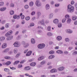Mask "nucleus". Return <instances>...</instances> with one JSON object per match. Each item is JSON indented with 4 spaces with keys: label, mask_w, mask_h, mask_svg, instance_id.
<instances>
[{
    "label": "nucleus",
    "mask_w": 77,
    "mask_h": 77,
    "mask_svg": "<svg viewBox=\"0 0 77 77\" xmlns=\"http://www.w3.org/2000/svg\"><path fill=\"white\" fill-rule=\"evenodd\" d=\"M67 11L68 12H73L74 10V7L71 5H68L67 6Z\"/></svg>",
    "instance_id": "f257e3e1"
},
{
    "label": "nucleus",
    "mask_w": 77,
    "mask_h": 77,
    "mask_svg": "<svg viewBox=\"0 0 77 77\" xmlns=\"http://www.w3.org/2000/svg\"><path fill=\"white\" fill-rule=\"evenodd\" d=\"M35 5L37 7H40L41 6L42 4H41V3L39 1V0H36V1Z\"/></svg>",
    "instance_id": "f03ea898"
},
{
    "label": "nucleus",
    "mask_w": 77,
    "mask_h": 77,
    "mask_svg": "<svg viewBox=\"0 0 77 77\" xmlns=\"http://www.w3.org/2000/svg\"><path fill=\"white\" fill-rule=\"evenodd\" d=\"M13 45H14V47H19L21 45L19 42H16Z\"/></svg>",
    "instance_id": "7ed1b4c3"
},
{
    "label": "nucleus",
    "mask_w": 77,
    "mask_h": 77,
    "mask_svg": "<svg viewBox=\"0 0 77 77\" xmlns=\"http://www.w3.org/2000/svg\"><path fill=\"white\" fill-rule=\"evenodd\" d=\"M38 23L43 26H45V19H43L41 21H39Z\"/></svg>",
    "instance_id": "20e7f679"
},
{
    "label": "nucleus",
    "mask_w": 77,
    "mask_h": 77,
    "mask_svg": "<svg viewBox=\"0 0 77 77\" xmlns=\"http://www.w3.org/2000/svg\"><path fill=\"white\" fill-rule=\"evenodd\" d=\"M38 48H40V49H42V48H44L45 47V44H40L38 45Z\"/></svg>",
    "instance_id": "39448f33"
},
{
    "label": "nucleus",
    "mask_w": 77,
    "mask_h": 77,
    "mask_svg": "<svg viewBox=\"0 0 77 77\" xmlns=\"http://www.w3.org/2000/svg\"><path fill=\"white\" fill-rule=\"evenodd\" d=\"M22 44L23 47H24V48H27V47H29V43H26L24 42H23Z\"/></svg>",
    "instance_id": "423d86ee"
},
{
    "label": "nucleus",
    "mask_w": 77,
    "mask_h": 77,
    "mask_svg": "<svg viewBox=\"0 0 77 77\" xmlns=\"http://www.w3.org/2000/svg\"><path fill=\"white\" fill-rule=\"evenodd\" d=\"M65 32L67 33H72V30L70 29H66V30Z\"/></svg>",
    "instance_id": "0eeeda50"
},
{
    "label": "nucleus",
    "mask_w": 77,
    "mask_h": 77,
    "mask_svg": "<svg viewBox=\"0 0 77 77\" xmlns=\"http://www.w3.org/2000/svg\"><path fill=\"white\" fill-rule=\"evenodd\" d=\"M9 51V48H7L2 51V53H8Z\"/></svg>",
    "instance_id": "6e6552de"
},
{
    "label": "nucleus",
    "mask_w": 77,
    "mask_h": 77,
    "mask_svg": "<svg viewBox=\"0 0 77 77\" xmlns=\"http://www.w3.org/2000/svg\"><path fill=\"white\" fill-rule=\"evenodd\" d=\"M7 47V44L6 43H3L1 47L2 48H6Z\"/></svg>",
    "instance_id": "1a4fd4ad"
},
{
    "label": "nucleus",
    "mask_w": 77,
    "mask_h": 77,
    "mask_svg": "<svg viewBox=\"0 0 77 77\" xmlns=\"http://www.w3.org/2000/svg\"><path fill=\"white\" fill-rule=\"evenodd\" d=\"M53 23L55 24H57L59 23V20L57 19H55L53 20Z\"/></svg>",
    "instance_id": "9d476101"
},
{
    "label": "nucleus",
    "mask_w": 77,
    "mask_h": 77,
    "mask_svg": "<svg viewBox=\"0 0 77 77\" xmlns=\"http://www.w3.org/2000/svg\"><path fill=\"white\" fill-rule=\"evenodd\" d=\"M13 18L14 19H17V20H19L20 19V15H14L13 16Z\"/></svg>",
    "instance_id": "9b49d317"
},
{
    "label": "nucleus",
    "mask_w": 77,
    "mask_h": 77,
    "mask_svg": "<svg viewBox=\"0 0 77 77\" xmlns=\"http://www.w3.org/2000/svg\"><path fill=\"white\" fill-rule=\"evenodd\" d=\"M50 72L51 73H54L57 72V69H53L51 70L50 71Z\"/></svg>",
    "instance_id": "f8f14e48"
},
{
    "label": "nucleus",
    "mask_w": 77,
    "mask_h": 77,
    "mask_svg": "<svg viewBox=\"0 0 77 77\" xmlns=\"http://www.w3.org/2000/svg\"><path fill=\"white\" fill-rule=\"evenodd\" d=\"M13 38V36L10 35L9 37H8L7 38V40L8 41H10L11 39Z\"/></svg>",
    "instance_id": "ddd939ff"
},
{
    "label": "nucleus",
    "mask_w": 77,
    "mask_h": 77,
    "mask_svg": "<svg viewBox=\"0 0 77 77\" xmlns=\"http://www.w3.org/2000/svg\"><path fill=\"white\" fill-rule=\"evenodd\" d=\"M37 18H39L40 16H41V13L40 11H38L37 13Z\"/></svg>",
    "instance_id": "4468645a"
},
{
    "label": "nucleus",
    "mask_w": 77,
    "mask_h": 77,
    "mask_svg": "<svg viewBox=\"0 0 77 77\" xmlns=\"http://www.w3.org/2000/svg\"><path fill=\"white\" fill-rule=\"evenodd\" d=\"M5 39V37L4 36L0 37V42L3 41Z\"/></svg>",
    "instance_id": "2eb2a0df"
},
{
    "label": "nucleus",
    "mask_w": 77,
    "mask_h": 77,
    "mask_svg": "<svg viewBox=\"0 0 77 77\" xmlns=\"http://www.w3.org/2000/svg\"><path fill=\"white\" fill-rule=\"evenodd\" d=\"M32 53V52L31 51H28L26 54V56H30V55H31Z\"/></svg>",
    "instance_id": "dca6fc26"
},
{
    "label": "nucleus",
    "mask_w": 77,
    "mask_h": 77,
    "mask_svg": "<svg viewBox=\"0 0 77 77\" xmlns=\"http://www.w3.org/2000/svg\"><path fill=\"white\" fill-rule=\"evenodd\" d=\"M24 69L25 71H27L28 70H29V69H30V67L29 66L26 67L24 68Z\"/></svg>",
    "instance_id": "f3484780"
},
{
    "label": "nucleus",
    "mask_w": 77,
    "mask_h": 77,
    "mask_svg": "<svg viewBox=\"0 0 77 77\" xmlns=\"http://www.w3.org/2000/svg\"><path fill=\"white\" fill-rule=\"evenodd\" d=\"M6 9V8L5 7H3L0 8V11H5Z\"/></svg>",
    "instance_id": "a211bd4d"
},
{
    "label": "nucleus",
    "mask_w": 77,
    "mask_h": 77,
    "mask_svg": "<svg viewBox=\"0 0 77 77\" xmlns=\"http://www.w3.org/2000/svg\"><path fill=\"white\" fill-rule=\"evenodd\" d=\"M44 58V56H41L38 58V60H42Z\"/></svg>",
    "instance_id": "6ab92c4d"
},
{
    "label": "nucleus",
    "mask_w": 77,
    "mask_h": 77,
    "mask_svg": "<svg viewBox=\"0 0 77 77\" xmlns=\"http://www.w3.org/2000/svg\"><path fill=\"white\" fill-rule=\"evenodd\" d=\"M53 17V14L52 13H51L49 15V19H51V18H52Z\"/></svg>",
    "instance_id": "aec40b11"
},
{
    "label": "nucleus",
    "mask_w": 77,
    "mask_h": 77,
    "mask_svg": "<svg viewBox=\"0 0 77 77\" xmlns=\"http://www.w3.org/2000/svg\"><path fill=\"white\" fill-rule=\"evenodd\" d=\"M64 69V67H59L58 69V70L59 71H63Z\"/></svg>",
    "instance_id": "412c9836"
},
{
    "label": "nucleus",
    "mask_w": 77,
    "mask_h": 77,
    "mask_svg": "<svg viewBox=\"0 0 77 77\" xmlns=\"http://www.w3.org/2000/svg\"><path fill=\"white\" fill-rule=\"evenodd\" d=\"M54 57V55H51L49 56L48 58L49 59H53Z\"/></svg>",
    "instance_id": "4be33fe9"
},
{
    "label": "nucleus",
    "mask_w": 77,
    "mask_h": 77,
    "mask_svg": "<svg viewBox=\"0 0 77 77\" xmlns=\"http://www.w3.org/2000/svg\"><path fill=\"white\" fill-rule=\"evenodd\" d=\"M57 41H60L62 39L61 36H58L57 37Z\"/></svg>",
    "instance_id": "5701e85b"
},
{
    "label": "nucleus",
    "mask_w": 77,
    "mask_h": 77,
    "mask_svg": "<svg viewBox=\"0 0 77 77\" xmlns=\"http://www.w3.org/2000/svg\"><path fill=\"white\" fill-rule=\"evenodd\" d=\"M66 20H67L69 18V16L68 14H66L65 17Z\"/></svg>",
    "instance_id": "b1692460"
},
{
    "label": "nucleus",
    "mask_w": 77,
    "mask_h": 77,
    "mask_svg": "<svg viewBox=\"0 0 77 77\" xmlns=\"http://www.w3.org/2000/svg\"><path fill=\"white\" fill-rule=\"evenodd\" d=\"M50 8V5L48 4H47L46 5V9L47 10L49 9Z\"/></svg>",
    "instance_id": "393cba45"
},
{
    "label": "nucleus",
    "mask_w": 77,
    "mask_h": 77,
    "mask_svg": "<svg viewBox=\"0 0 77 77\" xmlns=\"http://www.w3.org/2000/svg\"><path fill=\"white\" fill-rule=\"evenodd\" d=\"M72 20H76L77 19V16H73L72 17Z\"/></svg>",
    "instance_id": "a878e982"
},
{
    "label": "nucleus",
    "mask_w": 77,
    "mask_h": 77,
    "mask_svg": "<svg viewBox=\"0 0 77 77\" xmlns=\"http://www.w3.org/2000/svg\"><path fill=\"white\" fill-rule=\"evenodd\" d=\"M57 53L58 54H62L63 53V52L61 50H58L57 51Z\"/></svg>",
    "instance_id": "bb28decb"
},
{
    "label": "nucleus",
    "mask_w": 77,
    "mask_h": 77,
    "mask_svg": "<svg viewBox=\"0 0 77 77\" xmlns=\"http://www.w3.org/2000/svg\"><path fill=\"white\" fill-rule=\"evenodd\" d=\"M31 42L32 44H35V40L34 38H32L31 39Z\"/></svg>",
    "instance_id": "cd10ccee"
},
{
    "label": "nucleus",
    "mask_w": 77,
    "mask_h": 77,
    "mask_svg": "<svg viewBox=\"0 0 77 77\" xmlns=\"http://www.w3.org/2000/svg\"><path fill=\"white\" fill-rule=\"evenodd\" d=\"M71 22V19L69 18L67 19V23H68V24H69V23H70Z\"/></svg>",
    "instance_id": "c85d7f7f"
},
{
    "label": "nucleus",
    "mask_w": 77,
    "mask_h": 77,
    "mask_svg": "<svg viewBox=\"0 0 77 77\" xmlns=\"http://www.w3.org/2000/svg\"><path fill=\"white\" fill-rule=\"evenodd\" d=\"M11 63V62L10 61H7L5 63L6 65H7L8 66V65H10V64Z\"/></svg>",
    "instance_id": "c756f323"
},
{
    "label": "nucleus",
    "mask_w": 77,
    "mask_h": 77,
    "mask_svg": "<svg viewBox=\"0 0 77 77\" xmlns=\"http://www.w3.org/2000/svg\"><path fill=\"white\" fill-rule=\"evenodd\" d=\"M36 65V63H32L30 64V66H33Z\"/></svg>",
    "instance_id": "7c9ffc66"
},
{
    "label": "nucleus",
    "mask_w": 77,
    "mask_h": 77,
    "mask_svg": "<svg viewBox=\"0 0 77 77\" xmlns=\"http://www.w3.org/2000/svg\"><path fill=\"white\" fill-rule=\"evenodd\" d=\"M20 63V61L17 60L15 61L13 63V65H17L18 63Z\"/></svg>",
    "instance_id": "2f4dec72"
},
{
    "label": "nucleus",
    "mask_w": 77,
    "mask_h": 77,
    "mask_svg": "<svg viewBox=\"0 0 77 77\" xmlns=\"http://www.w3.org/2000/svg\"><path fill=\"white\" fill-rule=\"evenodd\" d=\"M46 63V61H45L44 60L41 62L40 63L41 65H44Z\"/></svg>",
    "instance_id": "473e14b6"
},
{
    "label": "nucleus",
    "mask_w": 77,
    "mask_h": 77,
    "mask_svg": "<svg viewBox=\"0 0 77 77\" xmlns=\"http://www.w3.org/2000/svg\"><path fill=\"white\" fill-rule=\"evenodd\" d=\"M4 71H5V72H9L10 71L9 69L6 68H5L4 69Z\"/></svg>",
    "instance_id": "72a5a7b5"
},
{
    "label": "nucleus",
    "mask_w": 77,
    "mask_h": 77,
    "mask_svg": "<svg viewBox=\"0 0 77 77\" xmlns=\"http://www.w3.org/2000/svg\"><path fill=\"white\" fill-rule=\"evenodd\" d=\"M29 5L30 6H33V2H29Z\"/></svg>",
    "instance_id": "f704fd0d"
},
{
    "label": "nucleus",
    "mask_w": 77,
    "mask_h": 77,
    "mask_svg": "<svg viewBox=\"0 0 77 77\" xmlns=\"http://www.w3.org/2000/svg\"><path fill=\"white\" fill-rule=\"evenodd\" d=\"M47 35L48 36H51L53 35V34L51 32H48Z\"/></svg>",
    "instance_id": "c9c22d12"
},
{
    "label": "nucleus",
    "mask_w": 77,
    "mask_h": 77,
    "mask_svg": "<svg viewBox=\"0 0 77 77\" xmlns=\"http://www.w3.org/2000/svg\"><path fill=\"white\" fill-rule=\"evenodd\" d=\"M10 14L11 15H13L14 14V11L11 10V11L10 12Z\"/></svg>",
    "instance_id": "e433bc0d"
},
{
    "label": "nucleus",
    "mask_w": 77,
    "mask_h": 77,
    "mask_svg": "<svg viewBox=\"0 0 77 77\" xmlns=\"http://www.w3.org/2000/svg\"><path fill=\"white\" fill-rule=\"evenodd\" d=\"M5 59H11V57L7 56L5 57Z\"/></svg>",
    "instance_id": "4c0bfd02"
},
{
    "label": "nucleus",
    "mask_w": 77,
    "mask_h": 77,
    "mask_svg": "<svg viewBox=\"0 0 77 77\" xmlns=\"http://www.w3.org/2000/svg\"><path fill=\"white\" fill-rule=\"evenodd\" d=\"M14 53L15 54H16L17 53V51H18V50H17V48H15L14 49Z\"/></svg>",
    "instance_id": "58836bf2"
},
{
    "label": "nucleus",
    "mask_w": 77,
    "mask_h": 77,
    "mask_svg": "<svg viewBox=\"0 0 77 77\" xmlns=\"http://www.w3.org/2000/svg\"><path fill=\"white\" fill-rule=\"evenodd\" d=\"M9 27V23H7L5 24V27L6 28H8Z\"/></svg>",
    "instance_id": "ea45409f"
},
{
    "label": "nucleus",
    "mask_w": 77,
    "mask_h": 77,
    "mask_svg": "<svg viewBox=\"0 0 77 77\" xmlns=\"http://www.w3.org/2000/svg\"><path fill=\"white\" fill-rule=\"evenodd\" d=\"M47 30L48 31H50L51 30V26H49L47 27Z\"/></svg>",
    "instance_id": "a19ab883"
},
{
    "label": "nucleus",
    "mask_w": 77,
    "mask_h": 77,
    "mask_svg": "<svg viewBox=\"0 0 77 77\" xmlns=\"http://www.w3.org/2000/svg\"><path fill=\"white\" fill-rule=\"evenodd\" d=\"M66 19H65V18L63 19L62 20V23H65V21H66Z\"/></svg>",
    "instance_id": "79ce46f5"
},
{
    "label": "nucleus",
    "mask_w": 77,
    "mask_h": 77,
    "mask_svg": "<svg viewBox=\"0 0 77 77\" xmlns=\"http://www.w3.org/2000/svg\"><path fill=\"white\" fill-rule=\"evenodd\" d=\"M30 17L29 16H27V17H26V20H27V21H28V20H30Z\"/></svg>",
    "instance_id": "37998d69"
},
{
    "label": "nucleus",
    "mask_w": 77,
    "mask_h": 77,
    "mask_svg": "<svg viewBox=\"0 0 77 77\" xmlns=\"http://www.w3.org/2000/svg\"><path fill=\"white\" fill-rule=\"evenodd\" d=\"M8 33L10 35H12V33H13V32H12V31H11L8 32Z\"/></svg>",
    "instance_id": "c03bdc74"
},
{
    "label": "nucleus",
    "mask_w": 77,
    "mask_h": 77,
    "mask_svg": "<svg viewBox=\"0 0 77 77\" xmlns=\"http://www.w3.org/2000/svg\"><path fill=\"white\" fill-rule=\"evenodd\" d=\"M65 41L66 42H69V39L68 38H66L65 39Z\"/></svg>",
    "instance_id": "a18cd8bd"
},
{
    "label": "nucleus",
    "mask_w": 77,
    "mask_h": 77,
    "mask_svg": "<svg viewBox=\"0 0 77 77\" xmlns=\"http://www.w3.org/2000/svg\"><path fill=\"white\" fill-rule=\"evenodd\" d=\"M10 6L11 7H12L13 8H14V4L11 3L10 5Z\"/></svg>",
    "instance_id": "49530a36"
},
{
    "label": "nucleus",
    "mask_w": 77,
    "mask_h": 77,
    "mask_svg": "<svg viewBox=\"0 0 77 77\" xmlns=\"http://www.w3.org/2000/svg\"><path fill=\"white\" fill-rule=\"evenodd\" d=\"M58 27H62V23H59L58 25Z\"/></svg>",
    "instance_id": "de8ad7c7"
},
{
    "label": "nucleus",
    "mask_w": 77,
    "mask_h": 77,
    "mask_svg": "<svg viewBox=\"0 0 77 77\" xmlns=\"http://www.w3.org/2000/svg\"><path fill=\"white\" fill-rule=\"evenodd\" d=\"M10 35L8 33V32L6 33L5 35V36H6V37L9 36Z\"/></svg>",
    "instance_id": "09e8293b"
},
{
    "label": "nucleus",
    "mask_w": 77,
    "mask_h": 77,
    "mask_svg": "<svg viewBox=\"0 0 77 77\" xmlns=\"http://www.w3.org/2000/svg\"><path fill=\"white\" fill-rule=\"evenodd\" d=\"M54 53V51H51L49 52V54H53Z\"/></svg>",
    "instance_id": "8fccbe9b"
},
{
    "label": "nucleus",
    "mask_w": 77,
    "mask_h": 77,
    "mask_svg": "<svg viewBox=\"0 0 77 77\" xmlns=\"http://www.w3.org/2000/svg\"><path fill=\"white\" fill-rule=\"evenodd\" d=\"M25 8L26 9H27L29 8V5H26L25 6Z\"/></svg>",
    "instance_id": "3c124183"
},
{
    "label": "nucleus",
    "mask_w": 77,
    "mask_h": 77,
    "mask_svg": "<svg viewBox=\"0 0 77 77\" xmlns=\"http://www.w3.org/2000/svg\"><path fill=\"white\" fill-rule=\"evenodd\" d=\"M4 5V2H0V6H2Z\"/></svg>",
    "instance_id": "603ef678"
},
{
    "label": "nucleus",
    "mask_w": 77,
    "mask_h": 77,
    "mask_svg": "<svg viewBox=\"0 0 77 77\" xmlns=\"http://www.w3.org/2000/svg\"><path fill=\"white\" fill-rule=\"evenodd\" d=\"M20 53H18L15 56L16 57H19V56H20Z\"/></svg>",
    "instance_id": "864d4df0"
},
{
    "label": "nucleus",
    "mask_w": 77,
    "mask_h": 77,
    "mask_svg": "<svg viewBox=\"0 0 77 77\" xmlns=\"http://www.w3.org/2000/svg\"><path fill=\"white\" fill-rule=\"evenodd\" d=\"M10 68L11 69H12V70H14V69H16V68L15 67H10Z\"/></svg>",
    "instance_id": "5fc2aeb1"
},
{
    "label": "nucleus",
    "mask_w": 77,
    "mask_h": 77,
    "mask_svg": "<svg viewBox=\"0 0 77 77\" xmlns=\"http://www.w3.org/2000/svg\"><path fill=\"white\" fill-rule=\"evenodd\" d=\"M72 54L73 55H76L77 54V51H75L73 52Z\"/></svg>",
    "instance_id": "6e6d98bb"
},
{
    "label": "nucleus",
    "mask_w": 77,
    "mask_h": 77,
    "mask_svg": "<svg viewBox=\"0 0 77 77\" xmlns=\"http://www.w3.org/2000/svg\"><path fill=\"white\" fill-rule=\"evenodd\" d=\"M30 26H35V24L33 23H31L30 24Z\"/></svg>",
    "instance_id": "4d7b16f0"
},
{
    "label": "nucleus",
    "mask_w": 77,
    "mask_h": 77,
    "mask_svg": "<svg viewBox=\"0 0 77 77\" xmlns=\"http://www.w3.org/2000/svg\"><path fill=\"white\" fill-rule=\"evenodd\" d=\"M37 29H43V27H42L41 26H38V27H37Z\"/></svg>",
    "instance_id": "13d9d810"
},
{
    "label": "nucleus",
    "mask_w": 77,
    "mask_h": 77,
    "mask_svg": "<svg viewBox=\"0 0 77 77\" xmlns=\"http://www.w3.org/2000/svg\"><path fill=\"white\" fill-rule=\"evenodd\" d=\"M38 34H39V35H40L41 34V33H42V31H41V30H39L38 31Z\"/></svg>",
    "instance_id": "bf43d9fd"
},
{
    "label": "nucleus",
    "mask_w": 77,
    "mask_h": 77,
    "mask_svg": "<svg viewBox=\"0 0 77 77\" xmlns=\"http://www.w3.org/2000/svg\"><path fill=\"white\" fill-rule=\"evenodd\" d=\"M23 66L21 64H19L18 65V67L19 68H22Z\"/></svg>",
    "instance_id": "052dcab7"
},
{
    "label": "nucleus",
    "mask_w": 77,
    "mask_h": 77,
    "mask_svg": "<svg viewBox=\"0 0 77 77\" xmlns=\"http://www.w3.org/2000/svg\"><path fill=\"white\" fill-rule=\"evenodd\" d=\"M74 1L72 0L71 1V5H74Z\"/></svg>",
    "instance_id": "680f3d73"
},
{
    "label": "nucleus",
    "mask_w": 77,
    "mask_h": 77,
    "mask_svg": "<svg viewBox=\"0 0 77 77\" xmlns=\"http://www.w3.org/2000/svg\"><path fill=\"white\" fill-rule=\"evenodd\" d=\"M26 32V30L24 29L22 31L23 33H25Z\"/></svg>",
    "instance_id": "e2e57ef3"
},
{
    "label": "nucleus",
    "mask_w": 77,
    "mask_h": 77,
    "mask_svg": "<svg viewBox=\"0 0 77 77\" xmlns=\"http://www.w3.org/2000/svg\"><path fill=\"white\" fill-rule=\"evenodd\" d=\"M31 15H34V14H35V12L33 11L31 13Z\"/></svg>",
    "instance_id": "0e129e2a"
},
{
    "label": "nucleus",
    "mask_w": 77,
    "mask_h": 77,
    "mask_svg": "<svg viewBox=\"0 0 77 77\" xmlns=\"http://www.w3.org/2000/svg\"><path fill=\"white\" fill-rule=\"evenodd\" d=\"M25 62V60H23L22 61H21L20 62V63H24Z\"/></svg>",
    "instance_id": "69168bd1"
},
{
    "label": "nucleus",
    "mask_w": 77,
    "mask_h": 77,
    "mask_svg": "<svg viewBox=\"0 0 77 77\" xmlns=\"http://www.w3.org/2000/svg\"><path fill=\"white\" fill-rule=\"evenodd\" d=\"M49 22V21L48 20H47L45 21V23L46 24H48V23Z\"/></svg>",
    "instance_id": "338daca9"
},
{
    "label": "nucleus",
    "mask_w": 77,
    "mask_h": 77,
    "mask_svg": "<svg viewBox=\"0 0 77 77\" xmlns=\"http://www.w3.org/2000/svg\"><path fill=\"white\" fill-rule=\"evenodd\" d=\"M74 24L75 25H77V20H76L74 22Z\"/></svg>",
    "instance_id": "774afa93"
}]
</instances>
